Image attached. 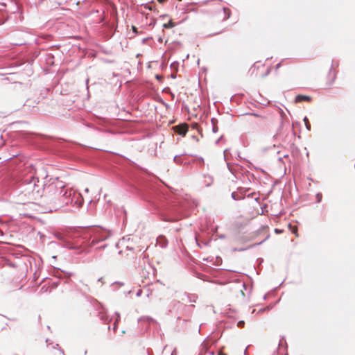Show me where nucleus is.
Here are the masks:
<instances>
[{"mask_svg":"<svg viewBox=\"0 0 355 355\" xmlns=\"http://www.w3.org/2000/svg\"><path fill=\"white\" fill-rule=\"evenodd\" d=\"M59 186L60 196L57 203L60 205V208L69 204L76 207L82 205L83 198L80 193L71 188L67 187L61 182H59Z\"/></svg>","mask_w":355,"mask_h":355,"instance_id":"nucleus-2","label":"nucleus"},{"mask_svg":"<svg viewBox=\"0 0 355 355\" xmlns=\"http://www.w3.org/2000/svg\"><path fill=\"white\" fill-rule=\"evenodd\" d=\"M243 325H244V321H243V320H240V321H239V322H238V324H237V326H238L239 327H243Z\"/></svg>","mask_w":355,"mask_h":355,"instance_id":"nucleus-13","label":"nucleus"},{"mask_svg":"<svg viewBox=\"0 0 355 355\" xmlns=\"http://www.w3.org/2000/svg\"><path fill=\"white\" fill-rule=\"evenodd\" d=\"M187 130H188L187 126L184 125V126L180 128V129L178 130V133L181 135H184L187 133Z\"/></svg>","mask_w":355,"mask_h":355,"instance_id":"nucleus-9","label":"nucleus"},{"mask_svg":"<svg viewBox=\"0 0 355 355\" xmlns=\"http://www.w3.org/2000/svg\"><path fill=\"white\" fill-rule=\"evenodd\" d=\"M188 302H196L198 297L196 295L189 294L187 295Z\"/></svg>","mask_w":355,"mask_h":355,"instance_id":"nucleus-8","label":"nucleus"},{"mask_svg":"<svg viewBox=\"0 0 355 355\" xmlns=\"http://www.w3.org/2000/svg\"><path fill=\"white\" fill-rule=\"evenodd\" d=\"M216 130H216V128L215 127H214V128H213V131H214V132H216Z\"/></svg>","mask_w":355,"mask_h":355,"instance_id":"nucleus-22","label":"nucleus"},{"mask_svg":"<svg viewBox=\"0 0 355 355\" xmlns=\"http://www.w3.org/2000/svg\"><path fill=\"white\" fill-rule=\"evenodd\" d=\"M149 10H151V8L150 6L147 7Z\"/></svg>","mask_w":355,"mask_h":355,"instance_id":"nucleus-28","label":"nucleus"},{"mask_svg":"<svg viewBox=\"0 0 355 355\" xmlns=\"http://www.w3.org/2000/svg\"><path fill=\"white\" fill-rule=\"evenodd\" d=\"M58 239H60V240H62V239H63V236H61V235H60V234L58 236Z\"/></svg>","mask_w":355,"mask_h":355,"instance_id":"nucleus-17","label":"nucleus"},{"mask_svg":"<svg viewBox=\"0 0 355 355\" xmlns=\"http://www.w3.org/2000/svg\"><path fill=\"white\" fill-rule=\"evenodd\" d=\"M293 232L296 234V232H297V227H295L294 230H293Z\"/></svg>","mask_w":355,"mask_h":355,"instance_id":"nucleus-19","label":"nucleus"},{"mask_svg":"<svg viewBox=\"0 0 355 355\" xmlns=\"http://www.w3.org/2000/svg\"><path fill=\"white\" fill-rule=\"evenodd\" d=\"M311 98L308 96L298 95L296 96V101H310Z\"/></svg>","mask_w":355,"mask_h":355,"instance_id":"nucleus-7","label":"nucleus"},{"mask_svg":"<svg viewBox=\"0 0 355 355\" xmlns=\"http://www.w3.org/2000/svg\"><path fill=\"white\" fill-rule=\"evenodd\" d=\"M23 191L26 195L36 199L42 197V189L43 184H39V179L35 176V171H31L22 180Z\"/></svg>","mask_w":355,"mask_h":355,"instance_id":"nucleus-1","label":"nucleus"},{"mask_svg":"<svg viewBox=\"0 0 355 355\" xmlns=\"http://www.w3.org/2000/svg\"><path fill=\"white\" fill-rule=\"evenodd\" d=\"M304 123H305V125H306V129H307L308 130H311V125H310V123H309V120H308V119H307V117H306V116H305V117L304 118Z\"/></svg>","mask_w":355,"mask_h":355,"instance_id":"nucleus-11","label":"nucleus"},{"mask_svg":"<svg viewBox=\"0 0 355 355\" xmlns=\"http://www.w3.org/2000/svg\"><path fill=\"white\" fill-rule=\"evenodd\" d=\"M316 197H317L318 202H320L321 201V199H322V194L321 193H318Z\"/></svg>","mask_w":355,"mask_h":355,"instance_id":"nucleus-12","label":"nucleus"},{"mask_svg":"<svg viewBox=\"0 0 355 355\" xmlns=\"http://www.w3.org/2000/svg\"><path fill=\"white\" fill-rule=\"evenodd\" d=\"M59 182L51 184L48 187L49 193L42 197V203L44 204L48 211L51 212L56 211L60 208V205L57 203L60 200V188Z\"/></svg>","mask_w":355,"mask_h":355,"instance_id":"nucleus-3","label":"nucleus"},{"mask_svg":"<svg viewBox=\"0 0 355 355\" xmlns=\"http://www.w3.org/2000/svg\"><path fill=\"white\" fill-rule=\"evenodd\" d=\"M140 293H141V291H139V292L137 293V295H138V296H139V295H140Z\"/></svg>","mask_w":355,"mask_h":355,"instance_id":"nucleus-26","label":"nucleus"},{"mask_svg":"<svg viewBox=\"0 0 355 355\" xmlns=\"http://www.w3.org/2000/svg\"><path fill=\"white\" fill-rule=\"evenodd\" d=\"M173 308L176 309L177 310H183L186 309L194 308V305H191L189 306L181 303L180 301L173 300L171 302Z\"/></svg>","mask_w":355,"mask_h":355,"instance_id":"nucleus-5","label":"nucleus"},{"mask_svg":"<svg viewBox=\"0 0 355 355\" xmlns=\"http://www.w3.org/2000/svg\"><path fill=\"white\" fill-rule=\"evenodd\" d=\"M178 158H179V157L178 155H176V156L174 157L173 159H174V162H175L179 164L180 161H179Z\"/></svg>","mask_w":355,"mask_h":355,"instance_id":"nucleus-14","label":"nucleus"},{"mask_svg":"<svg viewBox=\"0 0 355 355\" xmlns=\"http://www.w3.org/2000/svg\"><path fill=\"white\" fill-rule=\"evenodd\" d=\"M132 30H133V31H134V32H135V33H137V28H136V27H135V26H132Z\"/></svg>","mask_w":355,"mask_h":355,"instance_id":"nucleus-18","label":"nucleus"},{"mask_svg":"<svg viewBox=\"0 0 355 355\" xmlns=\"http://www.w3.org/2000/svg\"><path fill=\"white\" fill-rule=\"evenodd\" d=\"M65 246L67 247V248H73V246L72 245H71L70 243H67L65 244Z\"/></svg>","mask_w":355,"mask_h":355,"instance_id":"nucleus-15","label":"nucleus"},{"mask_svg":"<svg viewBox=\"0 0 355 355\" xmlns=\"http://www.w3.org/2000/svg\"><path fill=\"white\" fill-rule=\"evenodd\" d=\"M91 238H90V245L94 246L96 244L105 241L107 239L111 234L109 231L101 228V227H96L91 230Z\"/></svg>","mask_w":355,"mask_h":355,"instance_id":"nucleus-4","label":"nucleus"},{"mask_svg":"<svg viewBox=\"0 0 355 355\" xmlns=\"http://www.w3.org/2000/svg\"><path fill=\"white\" fill-rule=\"evenodd\" d=\"M116 284H120L121 286H123V283H120V282H116Z\"/></svg>","mask_w":355,"mask_h":355,"instance_id":"nucleus-21","label":"nucleus"},{"mask_svg":"<svg viewBox=\"0 0 355 355\" xmlns=\"http://www.w3.org/2000/svg\"><path fill=\"white\" fill-rule=\"evenodd\" d=\"M280 67V64H277V69L279 68Z\"/></svg>","mask_w":355,"mask_h":355,"instance_id":"nucleus-25","label":"nucleus"},{"mask_svg":"<svg viewBox=\"0 0 355 355\" xmlns=\"http://www.w3.org/2000/svg\"><path fill=\"white\" fill-rule=\"evenodd\" d=\"M157 1H158L159 2H160V3H162V2H164L165 0H157Z\"/></svg>","mask_w":355,"mask_h":355,"instance_id":"nucleus-23","label":"nucleus"},{"mask_svg":"<svg viewBox=\"0 0 355 355\" xmlns=\"http://www.w3.org/2000/svg\"><path fill=\"white\" fill-rule=\"evenodd\" d=\"M167 243V240L164 236H159L157 239V244L159 245L161 248L166 247Z\"/></svg>","mask_w":355,"mask_h":355,"instance_id":"nucleus-6","label":"nucleus"},{"mask_svg":"<svg viewBox=\"0 0 355 355\" xmlns=\"http://www.w3.org/2000/svg\"><path fill=\"white\" fill-rule=\"evenodd\" d=\"M232 198H233L234 199H235V200H236V198H235V193H232Z\"/></svg>","mask_w":355,"mask_h":355,"instance_id":"nucleus-20","label":"nucleus"},{"mask_svg":"<svg viewBox=\"0 0 355 355\" xmlns=\"http://www.w3.org/2000/svg\"><path fill=\"white\" fill-rule=\"evenodd\" d=\"M174 354H175V351H173V352H172L171 355H174Z\"/></svg>","mask_w":355,"mask_h":355,"instance_id":"nucleus-27","label":"nucleus"},{"mask_svg":"<svg viewBox=\"0 0 355 355\" xmlns=\"http://www.w3.org/2000/svg\"><path fill=\"white\" fill-rule=\"evenodd\" d=\"M275 232H277V233L281 232V231L278 230L277 229L275 230Z\"/></svg>","mask_w":355,"mask_h":355,"instance_id":"nucleus-24","label":"nucleus"},{"mask_svg":"<svg viewBox=\"0 0 355 355\" xmlns=\"http://www.w3.org/2000/svg\"><path fill=\"white\" fill-rule=\"evenodd\" d=\"M164 28H173L175 26V24L174 23H173L171 21H170L167 24H164L163 25Z\"/></svg>","mask_w":355,"mask_h":355,"instance_id":"nucleus-10","label":"nucleus"},{"mask_svg":"<svg viewBox=\"0 0 355 355\" xmlns=\"http://www.w3.org/2000/svg\"><path fill=\"white\" fill-rule=\"evenodd\" d=\"M118 320H119V319L117 318V319L116 320V321L114 322V329H116V322H118Z\"/></svg>","mask_w":355,"mask_h":355,"instance_id":"nucleus-16","label":"nucleus"}]
</instances>
